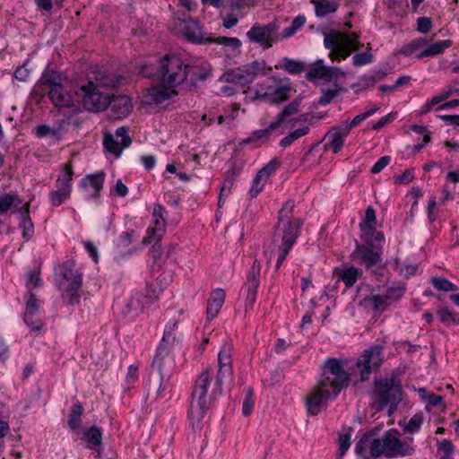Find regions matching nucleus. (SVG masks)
I'll use <instances>...</instances> for the list:
<instances>
[{"mask_svg": "<svg viewBox=\"0 0 459 459\" xmlns=\"http://www.w3.org/2000/svg\"><path fill=\"white\" fill-rule=\"evenodd\" d=\"M325 367L327 372L322 374L316 385L307 395L306 405L311 415H317L329 400H333L350 384V374L343 369L340 359H328Z\"/></svg>", "mask_w": 459, "mask_h": 459, "instance_id": "f257e3e1", "label": "nucleus"}, {"mask_svg": "<svg viewBox=\"0 0 459 459\" xmlns=\"http://www.w3.org/2000/svg\"><path fill=\"white\" fill-rule=\"evenodd\" d=\"M232 375V367H219L215 382L216 389L207 398L208 386L212 380L210 369L207 368L200 374L192 392V403L189 411V418L193 428L203 420L210 408L211 401L216 398V393L219 394H222L223 383L230 379Z\"/></svg>", "mask_w": 459, "mask_h": 459, "instance_id": "f03ea898", "label": "nucleus"}, {"mask_svg": "<svg viewBox=\"0 0 459 459\" xmlns=\"http://www.w3.org/2000/svg\"><path fill=\"white\" fill-rule=\"evenodd\" d=\"M176 323L173 324V327L167 326L162 341L159 345L156 354L153 358L151 365L148 379H147V396L153 398H160L164 396V392L169 388L168 382H165V377H169L171 372L166 368V359L169 356V351L164 344L167 340L171 337V332L176 326Z\"/></svg>", "mask_w": 459, "mask_h": 459, "instance_id": "7ed1b4c3", "label": "nucleus"}, {"mask_svg": "<svg viewBox=\"0 0 459 459\" xmlns=\"http://www.w3.org/2000/svg\"><path fill=\"white\" fill-rule=\"evenodd\" d=\"M55 281L66 305L74 306L80 303L82 274L74 269V261L67 260L58 267Z\"/></svg>", "mask_w": 459, "mask_h": 459, "instance_id": "20e7f679", "label": "nucleus"}, {"mask_svg": "<svg viewBox=\"0 0 459 459\" xmlns=\"http://www.w3.org/2000/svg\"><path fill=\"white\" fill-rule=\"evenodd\" d=\"M295 204L293 200H288L278 212V222L273 237V242L276 244L280 239L281 243L294 245L303 225V220L293 217Z\"/></svg>", "mask_w": 459, "mask_h": 459, "instance_id": "39448f33", "label": "nucleus"}, {"mask_svg": "<svg viewBox=\"0 0 459 459\" xmlns=\"http://www.w3.org/2000/svg\"><path fill=\"white\" fill-rule=\"evenodd\" d=\"M374 394L377 401L373 403L376 411H382L389 405V415L396 410L397 405L402 401V386L399 380L394 377L375 380Z\"/></svg>", "mask_w": 459, "mask_h": 459, "instance_id": "423d86ee", "label": "nucleus"}, {"mask_svg": "<svg viewBox=\"0 0 459 459\" xmlns=\"http://www.w3.org/2000/svg\"><path fill=\"white\" fill-rule=\"evenodd\" d=\"M184 61L177 55H165L159 60L155 72L157 79L166 86L183 84Z\"/></svg>", "mask_w": 459, "mask_h": 459, "instance_id": "0eeeda50", "label": "nucleus"}, {"mask_svg": "<svg viewBox=\"0 0 459 459\" xmlns=\"http://www.w3.org/2000/svg\"><path fill=\"white\" fill-rule=\"evenodd\" d=\"M292 88L288 78L273 76L268 81L258 84L255 99H264L273 104H281L287 100Z\"/></svg>", "mask_w": 459, "mask_h": 459, "instance_id": "6e6552de", "label": "nucleus"}, {"mask_svg": "<svg viewBox=\"0 0 459 459\" xmlns=\"http://www.w3.org/2000/svg\"><path fill=\"white\" fill-rule=\"evenodd\" d=\"M324 44L326 48L332 50L329 55L331 59L339 62L346 59L351 51H358L363 47L359 40L351 43V40L344 37V33L338 30L325 33Z\"/></svg>", "mask_w": 459, "mask_h": 459, "instance_id": "1a4fd4ad", "label": "nucleus"}, {"mask_svg": "<svg viewBox=\"0 0 459 459\" xmlns=\"http://www.w3.org/2000/svg\"><path fill=\"white\" fill-rule=\"evenodd\" d=\"M77 95L81 96L82 106L88 111L99 112L108 107L109 93L97 88L92 81L82 86Z\"/></svg>", "mask_w": 459, "mask_h": 459, "instance_id": "9d476101", "label": "nucleus"}, {"mask_svg": "<svg viewBox=\"0 0 459 459\" xmlns=\"http://www.w3.org/2000/svg\"><path fill=\"white\" fill-rule=\"evenodd\" d=\"M264 68V63L253 61L235 69L226 71L222 79L229 83H237L241 86H247L252 83L258 74Z\"/></svg>", "mask_w": 459, "mask_h": 459, "instance_id": "9b49d317", "label": "nucleus"}, {"mask_svg": "<svg viewBox=\"0 0 459 459\" xmlns=\"http://www.w3.org/2000/svg\"><path fill=\"white\" fill-rule=\"evenodd\" d=\"M384 360L383 347L375 345L365 350L358 359L356 366L359 370L361 381L368 380L373 370H377Z\"/></svg>", "mask_w": 459, "mask_h": 459, "instance_id": "f8f14e48", "label": "nucleus"}, {"mask_svg": "<svg viewBox=\"0 0 459 459\" xmlns=\"http://www.w3.org/2000/svg\"><path fill=\"white\" fill-rule=\"evenodd\" d=\"M362 238L365 239V244H356V248L351 253V259L368 269L380 262V251L382 247L373 244L369 241L368 237Z\"/></svg>", "mask_w": 459, "mask_h": 459, "instance_id": "ddd939ff", "label": "nucleus"}, {"mask_svg": "<svg viewBox=\"0 0 459 459\" xmlns=\"http://www.w3.org/2000/svg\"><path fill=\"white\" fill-rule=\"evenodd\" d=\"M278 28L275 22L264 26L255 24L247 32V36L250 42L260 44L265 49L270 48L276 40L275 33Z\"/></svg>", "mask_w": 459, "mask_h": 459, "instance_id": "4468645a", "label": "nucleus"}, {"mask_svg": "<svg viewBox=\"0 0 459 459\" xmlns=\"http://www.w3.org/2000/svg\"><path fill=\"white\" fill-rule=\"evenodd\" d=\"M209 75V69L206 65L200 62L191 64L184 63L183 85L192 88L195 87L198 81H204Z\"/></svg>", "mask_w": 459, "mask_h": 459, "instance_id": "2eb2a0df", "label": "nucleus"}, {"mask_svg": "<svg viewBox=\"0 0 459 459\" xmlns=\"http://www.w3.org/2000/svg\"><path fill=\"white\" fill-rule=\"evenodd\" d=\"M109 111L110 119L118 120L126 117L133 108L131 99L126 95H110L109 94Z\"/></svg>", "mask_w": 459, "mask_h": 459, "instance_id": "dca6fc26", "label": "nucleus"}, {"mask_svg": "<svg viewBox=\"0 0 459 459\" xmlns=\"http://www.w3.org/2000/svg\"><path fill=\"white\" fill-rule=\"evenodd\" d=\"M62 84V76L53 69H46L32 90L35 96L44 97L49 89Z\"/></svg>", "mask_w": 459, "mask_h": 459, "instance_id": "f3484780", "label": "nucleus"}, {"mask_svg": "<svg viewBox=\"0 0 459 459\" xmlns=\"http://www.w3.org/2000/svg\"><path fill=\"white\" fill-rule=\"evenodd\" d=\"M323 61L318 60L316 65L307 74L306 78L308 81L322 79L326 82H332L334 78L343 76L344 73L338 67L323 65Z\"/></svg>", "mask_w": 459, "mask_h": 459, "instance_id": "a211bd4d", "label": "nucleus"}, {"mask_svg": "<svg viewBox=\"0 0 459 459\" xmlns=\"http://www.w3.org/2000/svg\"><path fill=\"white\" fill-rule=\"evenodd\" d=\"M261 272L260 262L255 259L253 263L251 270L247 275V282L245 283V290L247 291L246 301L247 306H252L256 299V291L259 286V278Z\"/></svg>", "mask_w": 459, "mask_h": 459, "instance_id": "6ab92c4d", "label": "nucleus"}, {"mask_svg": "<svg viewBox=\"0 0 459 459\" xmlns=\"http://www.w3.org/2000/svg\"><path fill=\"white\" fill-rule=\"evenodd\" d=\"M105 180V173L99 172L96 174L87 175L81 182L82 187L87 194V197L97 201L100 197L101 189L103 188Z\"/></svg>", "mask_w": 459, "mask_h": 459, "instance_id": "aec40b11", "label": "nucleus"}, {"mask_svg": "<svg viewBox=\"0 0 459 459\" xmlns=\"http://www.w3.org/2000/svg\"><path fill=\"white\" fill-rule=\"evenodd\" d=\"M348 134H344L342 125L332 127L325 135L324 141H325V143L324 150H331L333 153L339 152L344 144L343 139Z\"/></svg>", "mask_w": 459, "mask_h": 459, "instance_id": "412c9836", "label": "nucleus"}, {"mask_svg": "<svg viewBox=\"0 0 459 459\" xmlns=\"http://www.w3.org/2000/svg\"><path fill=\"white\" fill-rule=\"evenodd\" d=\"M184 35L186 39L195 44H211L213 42V38L211 36L204 37L202 34V29L198 21L190 18L185 22Z\"/></svg>", "mask_w": 459, "mask_h": 459, "instance_id": "4be33fe9", "label": "nucleus"}, {"mask_svg": "<svg viewBox=\"0 0 459 459\" xmlns=\"http://www.w3.org/2000/svg\"><path fill=\"white\" fill-rule=\"evenodd\" d=\"M46 94L56 107L70 108L74 105V95L63 84L49 89Z\"/></svg>", "mask_w": 459, "mask_h": 459, "instance_id": "5701e85b", "label": "nucleus"}, {"mask_svg": "<svg viewBox=\"0 0 459 459\" xmlns=\"http://www.w3.org/2000/svg\"><path fill=\"white\" fill-rule=\"evenodd\" d=\"M161 238V233L156 232L154 235H147V237L143 239L144 245L152 244L150 255L153 263L158 266H161L165 263L164 249L160 243Z\"/></svg>", "mask_w": 459, "mask_h": 459, "instance_id": "b1692460", "label": "nucleus"}, {"mask_svg": "<svg viewBox=\"0 0 459 459\" xmlns=\"http://www.w3.org/2000/svg\"><path fill=\"white\" fill-rule=\"evenodd\" d=\"M175 87L166 86L163 83L154 85L148 90V97L150 100L157 105L162 104L178 95Z\"/></svg>", "mask_w": 459, "mask_h": 459, "instance_id": "393cba45", "label": "nucleus"}, {"mask_svg": "<svg viewBox=\"0 0 459 459\" xmlns=\"http://www.w3.org/2000/svg\"><path fill=\"white\" fill-rule=\"evenodd\" d=\"M333 275L338 281H342L346 287H352L359 277L362 275V270L358 269L352 265H343L342 268H336L333 271Z\"/></svg>", "mask_w": 459, "mask_h": 459, "instance_id": "a878e982", "label": "nucleus"}, {"mask_svg": "<svg viewBox=\"0 0 459 459\" xmlns=\"http://www.w3.org/2000/svg\"><path fill=\"white\" fill-rule=\"evenodd\" d=\"M301 100L302 98L298 97L287 106H285L283 109L278 114L277 117L270 123L269 128L271 130L277 129L287 119V117L297 114L299 112Z\"/></svg>", "mask_w": 459, "mask_h": 459, "instance_id": "bb28decb", "label": "nucleus"}, {"mask_svg": "<svg viewBox=\"0 0 459 459\" xmlns=\"http://www.w3.org/2000/svg\"><path fill=\"white\" fill-rule=\"evenodd\" d=\"M225 300V292L222 289L214 290L208 301L207 319H213L219 313Z\"/></svg>", "mask_w": 459, "mask_h": 459, "instance_id": "cd10ccee", "label": "nucleus"}, {"mask_svg": "<svg viewBox=\"0 0 459 459\" xmlns=\"http://www.w3.org/2000/svg\"><path fill=\"white\" fill-rule=\"evenodd\" d=\"M18 212L21 213L20 227L22 228L23 238L29 240L34 233V225L30 216V203H26Z\"/></svg>", "mask_w": 459, "mask_h": 459, "instance_id": "c85d7f7f", "label": "nucleus"}, {"mask_svg": "<svg viewBox=\"0 0 459 459\" xmlns=\"http://www.w3.org/2000/svg\"><path fill=\"white\" fill-rule=\"evenodd\" d=\"M142 296L143 292L140 290L132 293L131 297L125 302L126 314L134 313L137 315L144 307L149 306L148 300H143Z\"/></svg>", "mask_w": 459, "mask_h": 459, "instance_id": "c756f323", "label": "nucleus"}, {"mask_svg": "<svg viewBox=\"0 0 459 459\" xmlns=\"http://www.w3.org/2000/svg\"><path fill=\"white\" fill-rule=\"evenodd\" d=\"M121 76L117 74H102L100 77H97L95 82H93V85H96L101 91L108 92V91L114 90L118 87Z\"/></svg>", "mask_w": 459, "mask_h": 459, "instance_id": "7c9ffc66", "label": "nucleus"}, {"mask_svg": "<svg viewBox=\"0 0 459 459\" xmlns=\"http://www.w3.org/2000/svg\"><path fill=\"white\" fill-rule=\"evenodd\" d=\"M453 45V41L450 39L437 41L424 50H422L417 57L419 59H422L428 56H435L442 54L446 48H450Z\"/></svg>", "mask_w": 459, "mask_h": 459, "instance_id": "2f4dec72", "label": "nucleus"}, {"mask_svg": "<svg viewBox=\"0 0 459 459\" xmlns=\"http://www.w3.org/2000/svg\"><path fill=\"white\" fill-rule=\"evenodd\" d=\"M377 224L376 212L372 207H368L365 213V218L359 224L362 237L373 236L375 226Z\"/></svg>", "mask_w": 459, "mask_h": 459, "instance_id": "473e14b6", "label": "nucleus"}, {"mask_svg": "<svg viewBox=\"0 0 459 459\" xmlns=\"http://www.w3.org/2000/svg\"><path fill=\"white\" fill-rule=\"evenodd\" d=\"M385 455L394 456L398 455V451L403 447V443L390 431L386 432L383 437Z\"/></svg>", "mask_w": 459, "mask_h": 459, "instance_id": "72a5a7b5", "label": "nucleus"}, {"mask_svg": "<svg viewBox=\"0 0 459 459\" xmlns=\"http://www.w3.org/2000/svg\"><path fill=\"white\" fill-rule=\"evenodd\" d=\"M83 406L81 403H74L70 411L67 426L71 430H78L82 425V414Z\"/></svg>", "mask_w": 459, "mask_h": 459, "instance_id": "f704fd0d", "label": "nucleus"}, {"mask_svg": "<svg viewBox=\"0 0 459 459\" xmlns=\"http://www.w3.org/2000/svg\"><path fill=\"white\" fill-rule=\"evenodd\" d=\"M311 2L315 5L316 14L318 17H325L329 13H334L338 7L337 3L328 0H312Z\"/></svg>", "mask_w": 459, "mask_h": 459, "instance_id": "c9c22d12", "label": "nucleus"}, {"mask_svg": "<svg viewBox=\"0 0 459 459\" xmlns=\"http://www.w3.org/2000/svg\"><path fill=\"white\" fill-rule=\"evenodd\" d=\"M21 204L22 200L17 195H0V215L6 213L12 207H17Z\"/></svg>", "mask_w": 459, "mask_h": 459, "instance_id": "e433bc0d", "label": "nucleus"}, {"mask_svg": "<svg viewBox=\"0 0 459 459\" xmlns=\"http://www.w3.org/2000/svg\"><path fill=\"white\" fill-rule=\"evenodd\" d=\"M74 175L72 162H67L64 168L63 177H59L56 180V187L62 189H69L72 192V178Z\"/></svg>", "mask_w": 459, "mask_h": 459, "instance_id": "4c0bfd02", "label": "nucleus"}, {"mask_svg": "<svg viewBox=\"0 0 459 459\" xmlns=\"http://www.w3.org/2000/svg\"><path fill=\"white\" fill-rule=\"evenodd\" d=\"M437 315L442 324H444L446 326H449L451 325H459V315L453 313L446 307L438 308L437 310Z\"/></svg>", "mask_w": 459, "mask_h": 459, "instance_id": "58836bf2", "label": "nucleus"}, {"mask_svg": "<svg viewBox=\"0 0 459 459\" xmlns=\"http://www.w3.org/2000/svg\"><path fill=\"white\" fill-rule=\"evenodd\" d=\"M85 439L91 445V448L99 446L102 443V433L99 428L92 426L83 433Z\"/></svg>", "mask_w": 459, "mask_h": 459, "instance_id": "ea45409f", "label": "nucleus"}, {"mask_svg": "<svg viewBox=\"0 0 459 459\" xmlns=\"http://www.w3.org/2000/svg\"><path fill=\"white\" fill-rule=\"evenodd\" d=\"M103 143L105 149L116 157H119L125 148L123 147L122 143L116 141L114 135L111 134H105Z\"/></svg>", "mask_w": 459, "mask_h": 459, "instance_id": "a19ab883", "label": "nucleus"}, {"mask_svg": "<svg viewBox=\"0 0 459 459\" xmlns=\"http://www.w3.org/2000/svg\"><path fill=\"white\" fill-rule=\"evenodd\" d=\"M379 109L378 107H374L358 116H356L350 124H342L343 126L344 134H349L353 127L359 126L363 120L367 119Z\"/></svg>", "mask_w": 459, "mask_h": 459, "instance_id": "79ce46f5", "label": "nucleus"}, {"mask_svg": "<svg viewBox=\"0 0 459 459\" xmlns=\"http://www.w3.org/2000/svg\"><path fill=\"white\" fill-rule=\"evenodd\" d=\"M71 195L69 189L57 188L56 190L49 193V201L53 206H60L64 204Z\"/></svg>", "mask_w": 459, "mask_h": 459, "instance_id": "37998d69", "label": "nucleus"}, {"mask_svg": "<svg viewBox=\"0 0 459 459\" xmlns=\"http://www.w3.org/2000/svg\"><path fill=\"white\" fill-rule=\"evenodd\" d=\"M428 41L425 39H417L411 42L405 44L402 47L400 53L404 56H410L413 55L420 48L427 46Z\"/></svg>", "mask_w": 459, "mask_h": 459, "instance_id": "c03bdc74", "label": "nucleus"}, {"mask_svg": "<svg viewBox=\"0 0 459 459\" xmlns=\"http://www.w3.org/2000/svg\"><path fill=\"white\" fill-rule=\"evenodd\" d=\"M39 308V301L36 295L30 290L28 292L25 309V312H27V317L29 318L30 316H38Z\"/></svg>", "mask_w": 459, "mask_h": 459, "instance_id": "a18cd8bd", "label": "nucleus"}, {"mask_svg": "<svg viewBox=\"0 0 459 459\" xmlns=\"http://www.w3.org/2000/svg\"><path fill=\"white\" fill-rule=\"evenodd\" d=\"M281 62V67L290 74H298L304 70V65L301 62L288 57H284Z\"/></svg>", "mask_w": 459, "mask_h": 459, "instance_id": "49530a36", "label": "nucleus"}, {"mask_svg": "<svg viewBox=\"0 0 459 459\" xmlns=\"http://www.w3.org/2000/svg\"><path fill=\"white\" fill-rule=\"evenodd\" d=\"M431 283L437 290L442 291H455L458 290V288L451 281L441 277L432 278Z\"/></svg>", "mask_w": 459, "mask_h": 459, "instance_id": "de8ad7c7", "label": "nucleus"}, {"mask_svg": "<svg viewBox=\"0 0 459 459\" xmlns=\"http://www.w3.org/2000/svg\"><path fill=\"white\" fill-rule=\"evenodd\" d=\"M423 422V415L422 413L414 414L408 423L404 427V431L409 433H414L418 431L422 425Z\"/></svg>", "mask_w": 459, "mask_h": 459, "instance_id": "09e8293b", "label": "nucleus"}, {"mask_svg": "<svg viewBox=\"0 0 459 459\" xmlns=\"http://www.w3.org/2000/svg\"><path fill=\"white\" fill-rule=\"evenodd\" d=\"M280 165V161L277 159L272 160L264 168H262L257 173L264 178V182H266L268 178L275 172Z\"/></svg>", "mask_w": 459, "mask_h": 459, "instance_id": "8fccbe9b", "label": "nucleus"}, {"mask_svg": "<svg viewBox=\"0 0 459 459\" xmlns=\"http://www.w3.org/2000/svg\"><path fill=\"white\" fill-rule=\"evenodd\" d=\"M253 394H254L253 389L248 388L246 392V398H245V400L243 402V405H242V413L245 416H249L253 411V407L255 404Z\"/></svg>", "mask_w": 459, "mask_h": 459, "instance_id": "3c124183", "label": "nucleus"}, {"mask_svg": "<svg viewBox=\"0 0 459 459\" xmlns=\"http://www.w3.org/2000/svg\"><path fill=\"white\" fill-rule=\"evenodd\" d=\"M218 45L230 47L234 49L241 47V41L238 38L218 37L213 38V42Z\"/></svg>", "mask_w": 459, "mask_h": 459, "instance_id": "603ef678", "label": "nucleus"}, {"mask_svg": "<svg viewBox=\"0 0 459 459\" xmlns=\"http://www.w3.org/2000/svg\"><path fill=\"white\" fill-rule=\"evenodd\" d=\"M405 292V287L403 285L392 286L387 289L385 293L387 297L389 302L398 300L400 298L403 296Z\"/></svg>", "mask_w": 459, "mask_h": 459, "instance_id": "864d4df0", "label": "nucleus"}, {"mask_svg": "<svg viewBox=\"0 0 459 459\" xmlns=\"http://www.w3.org/2000/svg\"><path fill=\"white\" fill-rule=\"evenodd\" d=\"M374 56L369 52L358 53L352 57V64L355 66H361L373 62Z\"/></svg>", "mask_w": 459, "mask_h": 459, "instance_id": "5fc2aeb1", "label": "nucleus"}, {"mask_svg": "<svg viewBox=\"0 0 459 459\" xmlns=\"http://www.w3.org/2000/svg\"><path fill=\"white\" fill-rule=\"evenodd\" d=\"M219 367H232L231 366V354L229 346L224 345L218 355Z\"/></svg>", "mask_w": 459, "mask_h": 459, "instance_id": "6e6d98bb", "label": "nucleus"}, {"mask_svg": "<svg viewBox=\"0 0 459 459\" xmlns=\"http://www.w3.org/2000/svg\"><path fill=\"white\" fill-rule=\"evenodd\" d=\"M265 182H264V178L258 173L255 175L253 179L252 186L250 188V196L251 198H255L258 195L260 192H262Z\"/></svg>", "mask_w": 459, "mask_h": 459, "instance_id": "4d7b16f0", "label": "nucleus"}, {"mask_svg": "<svg viewBox=\"0 0 459 459\" xmlns=\"http://www.w3.org/2000/svg\"><path fill=\"white\" fill-rule=\"evenodd\" d=\"M370 454L374 457H378L382 455H385V449L384 446L383 438L374 439L370 446Z\"/></svg>", "mask_w": 459, "mask_h": 459, "instance_id": "13d9d810", "label": "nucleus"}, {"mask_svg": "<svg viewBox=\"0 0 459 459\" xmlns=\"http://www.w3.org/2000/svg\"><path fill=\"white\" fill-rule=\"evenodd\" d=\"M377 82V76L376 74H367L363 75L359 78V81L357 84L353 85V88L355 87H360L361 90H366L368 88L372 87Z\"/></svg>", "mask_w": 459, "mask_h": 459, "instance_id": "bf43d9fd", "label": "nucleus"}, {"mask_svg": "<svg viewBox=\"0 0 459 459\" xmlns=\"http://www.w3.org/2000/svg\"><path fill=\"white\" fill-rule=\"evenodd\" d=\"M370 301L372 302L375 309L381 311H383L390 304L385 294L374 295L370 298Z\"/></svg>", "mask_w": 459, "mask_h": 459, "instance_id": "052dcab7", "label": "nucleus"}, {"mask_svg": "<svg viewBox=\"0 0 459 459\" xmlns=\"http://www.w3.org/2000/svg\"><path fill=\"white\" fill-rule=\"evenodd\" d=\"M432 28V21L426 16H420L417 19V30L422 34H427Z\"/></svg>", "mask_w": 459, "mask_h": 459, "instance_id": "680f3d73", "label": "nucleus"}, {"mask_svg": "<svg viewBox=\"0 0 459 459\" xmlns=\"http://www.w3.org/2000/svg\"><path fill=\"white\" fill-rule=\"evenodd\" d=\"M58 129L51 128L47 125H40L36 127V135L39 138L46 137L48 135L56 137L58 135Z\"/></svg>", "mask_w": 459, "mask_h": 459, "instance_id": "e2e57ef3", "label": "nucleus"}, {"mask_svg": "<svg viewBox=\"0 0 459 459\" xmlns=\"http://www.w3.org/2000/svg\"><path fill=\"white\" fill-rule=\"evenodd\" d=\"M351 435L350 433H344L339 435V455L342 456L345 455L347 450L349 449L351 446Z\"/></svg>", "mask_w": 459, "mask_h": 459, "instance_id": "0e129e2a", "label": "nucleus"}, {"mask_svg": "<svg viewBox=\"0 0 459 459\" xmlns=\"http://www.w3.org/2000/svg\"><path fill=\"white\" fill-rule=\"evenodd\" d=\"M338 92V90H323L322 96L318 100V104L321 106L329 104L337 96Z\"/></svg>", "mask_w": 459, "mask_h": 459, "instance_id": "69168bd1", "label": "nucleus"}, {"mask_svg": "<svg viewBox=\"0 0 459 459\" xmlns=\"http://www.w3.org/2000/svg\"><path fill=\"white\" fill-rule=\"evenodd\" d=\"M439 453H442V455H452L455 452V446L449 439H443L441 442L438 443V448Z\"/></svg>", "mask_w": 459, "mask_h": 459, "instance_id": "338daca9", "label": "nucleus"}, {"mask_svg": "<svg viewBox=\"0 0 459 459\" xmlns=\"http://www.w3.org/2000/svg\"><path fill=\"white\" fill-rule=\"evenodd\" d=\"M115 135L117 138H121L123 147H128L132 143L131 137L127 134V129L125 126L117 128Z\"/></svg>", "mask_w": 459, "mask_h": 459, "instance_id": "774afa93", "label": "nucleus"}]
</instances>
